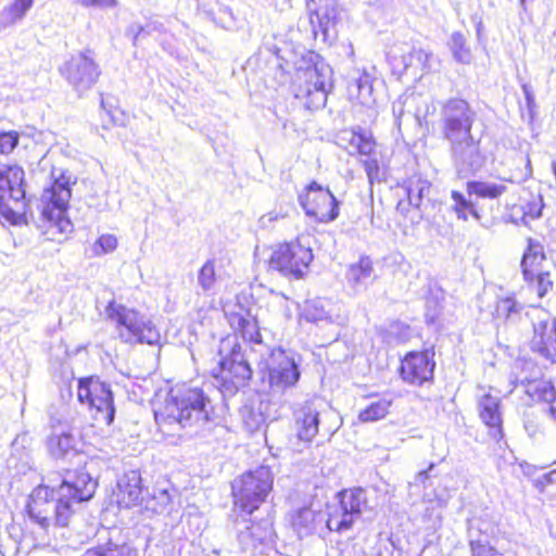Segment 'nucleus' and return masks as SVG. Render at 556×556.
<instances>
[{"label": "nucleus", "instance_id": "obj_1", "mask_svg": "<svg viewBox=\"0 0 556 556\" xmlns=\"http://www.w3.org/2000/svg\"><path fill=\"white\" fill-rule=\"evenodd\" d=\"M97 482L87 472L75 473L74 479L65 478L58 488L40 485L29 496V517L46 529L54 520L56 525H67L74 513L73 506L90 500Z\"/></svg>", "mask_w": 556, "mask_h": 556}, {"label": "nucleus", "instance_id": "obj_2", "mask_svg": "<svg viewBox=\"0 0 556 556\" xmlns=\"http://www.w3.org/2000/svg\"><path fill=\"white\" fill-rule=\"evenodd\" d=\"M212 410L211 401L202 389L182 384L169 390L163 406L154 410V417L161 427L191 428L205 425Z\"/></svg>", "mask_w": 556, "mask_h": 556}, {"label": "nucleus", "instance_id": "obj_3", "mask_svg": "<svg viewBox=\"0 0 556 556\" xmlns=\"http://www.w3.org/2000/svg\"><path fill=\"white\" fill-rule=\"evenodd\" d=\"M218 372L214 374L218 389L224 396L235 395L252 377L247 352L238 342V337L223 338L218 348Z\"/></svg>", "mask_w": 556, "mask_h": 556}, {"label": "nucleus", "instance_id": "obj_4", "mask_svg": "<svg viewBox=\"0 0 556 556\" xmlns=\"http://www.w3.org/2000/svg\"><path fill=\"white\" fill-rule=\"evenodd\" d=\"M105 311L108 318L116 324L118 337L124 343L154 345L160 342L157 328L139 312L115 302H110Z\"/></svg>", "mask_w": 556, "mask_h": 556}, {"label": "nucleus", "instance_id": "obj_5", "mask_svg": "<svg viewBox=\"0 0 556 556\" xmlns=\"http://www.w3.org/2000/svg\"><path fill=\"white\" fill-rule=\"evenodd\" d=\"M105 311L108 318L116 324L118 337L124 343L154 345L160 342L157 328L139 312L115 302H110Z\"/></svg>", "mask_w": 556, "mask_h": 556}, {"label": "nucleus", "instance_id": "obj_6", "mask_svg": "<svg viewBox=\"0 0 556 556\" xmlns=\"http://www.w3.org/2000/svg\"><path fill=\"white\" fill-rule=\"evenodd\" d=\"M24 170L17 165L0 164V215L11 225L26 224Z\"/></svg>", "mask_w": 556, "mask_h": 556}, {"label": "nucleus", "instance_id": "obj_7", "mask_svg": "<svg viewBox=\"0 0 556 556\" xmlns=\"http://www.w3.org/2000/svg\"><path fill=\"white\" fill-rule=\"evenodd\" d=\"M273 473L267 466L247 471L232 483L235 507L251 515L265 502L273 489Z\"/></svg>", "mask_w": 556, "mask_h": 556}, {"label": "nucleus", "instance_id": "obj_8", "mask_svg": "<svg viewBox=\"0 0 556 556\" xmlns=\"http://www.w3.org/2000/svg\"><path fill=\"white\" fill-rule=\"evenodd\" d=\"M52 176L53 184L42 193V201L46 203L42 208V217L50 224L51 230L56 229L60 233H70L73 230V225L66 216V211L72 197V177L64 172L55 176L54 170Z\"/></svg>", "mask_w": 556, "mask_h": 556}, {"label": "nucleus", "instance_id": "obj_9", "mask_svg": "<svg viewBox=\"0 0 556 556\" xmlns=\"http://www.w3.org/2000/svg\"><path fill=\"white\" fill-rule=\"evenodd\" d=\"M77 399L87 405L93 419L110 426L115 417L113 393L110 386L97 377L80 378L77 384Z\"/></svg>", "mask_w": 556, "mask_h": 556}, {"label": "nucleus", "instance_id": "obj_10", "mask_svg": "<svg viewBox=\"0 0 556 556\" xmlns=\"http://www.w3.org/2000/svg\"><path fill=\"white\" fill-rule=\"evenodd\" d=\"M476 117V111L466 100L451 98L444 101L440 111L442 137L448 142L471 136Z\"/></svg>", "mask_w": 556, "mask_h": 556}, {"label": "nucleus", "instance_id": "obj_11", "mask_svg": "<svg viewBox=\"0 0 556 556\" xmlns=\"http://www.w3.org/2000/svg\"><path fill=\"white\" fill-rule=\"evenodd\" d=\"M341 422L337 413L320 412L314 401H306L294 412V430L300 441L312 442L321 426L326 435H332Z\"/></svg>", "mask_w": 556, "mask_h": 556}, {"label": "nucleus", "instance_id": "obj_12", "mask_svg": "<svg viewBox=\"0 0 556 556\" xmlns=\"http://www.w3.org/2000/svg\"><path fill=\"white\" fill-rule=\"evenodd\" d=\"M61 76L79 96L87 93L99 80L101 68L91 50L71 55L59 68Z\"/></svg>", "mask_w": 556, "mask_h": 556}, {"label": "nucleus", "instance_id": "obj_13", "mask_svg": "<svg viewBox=\"0 0 556 556\" xmlns=\"http://www.w3.org/2000/svg\"><path fill=\"white\" fill-rule=\"evenodd\" d=\"M338 496L339 504L329 508L326 525L330 531L344 532L367 510L368 501L366 491L362 488L343 490Z\"/></svg>", "mask_w": 556, "mask_h": 556}, {"label": "nucleus", "instance_id": "obj_14", "mask_svg": "<svg viewBox=\"0 0 556 556\" xmlns=\"http://www.w3.org/2000/svg\"><path fill=\"white\" fill-rule=\"evenodd\" d=\"M328 76L324 68L308 67L296 75L293 84L294 97L304 101L308 110H319L326 105Z\"/></svg>", "mask_w": 556, "mask_h": 556}, {"label": "nucleus", "instance_id": "obj_15", "mask_svg": "<svg viewBox=\"0 0 556 556\" xmlns=\"http://www.w3.org/2000/svg\"><path fill=\"white\" fill-rule=\"evenodd\" d=\"M525 316L532 323L531 350L547 361L556 363V319L540 307H530Z\"/></svg>", "mask_w": 556, "mask_h": 556}, {"label": "nucleus", "instance_id": "obj_16", "mask_svg": "<svg viewBox=\"0 0 556 556\" xmlns=\"http://www.w3.org/2000/svg\"><path fill=\"white\" fill-rule=\"evenodd\" d=\"M313 261L312 250L300 241L279 245L268 261L269 269L283 276L301 278Z\"/></svg>", "mask_w": 556, "mask_h": 556}, {"label": "nucleus", "instance_id": "obj_17", "mask_svg": "<svg viewBox=\"0 0 556 556\" xmlns=\"http://www.w3.org/2000/svg\"><path fill=\"white\" fill-rule=\"evenodd\" d=\"M305 214L319 223H329L339 216V201L328 188L316 181L311 182L305 192L299 195Z\"/></svg>", "mask_w": 556, "mask_h": 556}, {"label": "nucleus", "instance_id": "obj_18", "mask_svg": "<svg viewBox=\"0 0 556 556\" xmlns=\"http://www.w3.org/2000/svg\"><path fill=\"white\" fill-rule=\"evenodd\" d=\"M268 383L273 395H281L293 388L301 377L299 365L282 349L270 352L268 362Z\"/></svg>", "mask_w": 556, "mask_h": 556}, {"label": "nucleus", "instance_id": "obj_19", "mask_svg": "<svg viewBox=\"0 0 556 556\" xmlns=\"http://www.w3.org/2000/svg\"><path fill=\"white\" fill-rule=\"evenodd\" d=\"M448 143L451 160L459 176L468 177L484 166L486 154L481 149L480 139H475L473 135Z\"/></svg>", "mask_w": 556, "mask_h": 556}, {"label": "nucleus", "instance_id": "obj_20", "mask_svg": "<svg viewBox=\"0 0 556 556\" xmlns=\"http://www.w3.org/2000/svg\"><path fill=\"white\" fill-rule=\"evenodd\" d=\"M433 357V348L407 353L400 367L402 379L413 386H422L425 382L431 381L435 368Z\"/></svg>", "mask_w": 556, "mask_h": 556}, {"label": "nucleus", "instance_id": "obj_21", "mask_svg": "<svg viewBox=\"0 0 556 556\" xmlns=\"http://www.w3.org/2000/svg\"><path fill=\"white\" fill-rule=\"evenodd\" d=\"M235 528L238 543L243 552H253L261 544L273 542L274 528L269 518L253 522L251 519L237 518Z\"/></svg>", "mask_w": 556, "mask_h": 556}, {"label": "nucleus", "instance_id": "obj_22", "mask_svg": "<svg viewBox=\"0 0 556 556\" xmlns=\"http://www.w3.org/2000/svg\"><path fill=\"white\" fill-rule=\"evenodd\" d=\"M478 412L480 419L489 428L490 437L496 441L503 439L501 399L491 393L481 395L478 400Z\"/></svg>", "mask_w": 556, "mask_h": 556}, {"label": "nucleus", "instance_id": "obj_23", "mask_svg": "<svg viewBox=\"0 0 556 556\" xmlns=\"http://www.w3.org/2000/svg\"><path fill=\"white\" fill-rule=\"evenodd\" d=\"M309 23L315 36L321 33L325 37L330 25L334 24L338 16V8L334 0H307Z\"/></svg>", "mask_w": 556, "mask_h": 556}, {"label": "nucleus", "instance_id": "obj_24", "mask_svg": "<svg viewBox=\"0 0 556 556\" xmlns=\"http://www.w3.org/2000/svg\"><path fill=\"white\" fill-rule=\"evenodd\" d=\"M228 323L235 332L240 333L244 342L256 345L258 349L256 352L264 354V343L260 327L255 317L250 312H243L240 308L239 312H233L227 315Z\"/></svg>", "mask_w": 556, "mask_h": 556}, {"label": "nucleus", "instance_id": "obj_25", "mask_svg": "<svg viewBox=\"0 0 556 556\" xmlns=\"http://www.w3.org/2000/svg\"><path fill=\"white\" fill-rule=\"evenodd\" d=\"M116 496L119 507L130 508L143 504V489L139 471L130 470L121 477L117 482Z\"/></svg>", "mask_w": 556, "mask_h": 556}, {"label": "nucleus", "instance_id": "obj_26", "mask_svg": "<svg viewBox=\"0 0 556 556\" xmlns=\"http://www.w3.org/2000/svg\"><path fill=\"white\" fill-rule=\"evenodd\" d=\"M339 140L350 155L370 156L376 149L371 132L361 126L341 131Z\"/></svg>", "mask_w": 556, "mask_h": 556}, {"label": "nucleus", "instance_id": "obj_27", "mask_svg": "<svg viewBox=\"0 0 556 556\" xmlns=\"http://www.w3.org/2000/svg\"><path fill=\"white\" fill-rule=\"evenodd\" d=\"M240 415L245 429L250 432L260 430L269 419L275 417L270 413V403L268 400L250 401L240 410Z\"/></svg>", "mask_w": 556, "mask_h": 556}, {"label": "nucleus", "instance_id": "obj_28", "mask_svg": "<svg viewBox=\"0 0 556 556\" xmlns=\"http://www.w3.org/2000/svg\"><path fill=\"white\" fill-rule=\"evenodd\" d=\"M346 279L356 292L365 290L375 280L370 257L362 256L357 263L352 264L346 273Z\"/></svg>", "mask_w": 556, "mask_h": 556}, {"label": "nucleus", "instance_id": "obj_29", "mask_svg": "<svg viewBox=\"0 0 556 556\" xmlns=\"http://www.w3.org/2000/svg\"><path fill=\"white\" fill-rule=\"evenodd\" d=\"M545 260L543 245L536 240L529 239L527 250L521 261L525 279H532L536 270L543 269Z\"/></svg>", "mask_w": 556, "mask_h": 556}, {"label": "nucleus", "instance_id": "obj_30", "mask_svg": "<svg viewBox=\"0 0 556 556\" xmlns=\"http://www.w3.org/2000/svg\"><path fill=\"white\" fill-rule=\"evenodd\" d=\"M526 393L533 400L547 403L549 415L556 419V389L551 381L533 380L526 386Z\"/></svg>", "mask_w": 556, "mask_h": 556}, {"label": "nucleus", "instance_id": "obj_31", "mask_svg": "<svg viewBox=\"0 0 556 556\" xmlns=\"http://www.w3.org/2000/svg\"><path fill=\"white\" fill-rule=\"evenodd\" d=\"M77 443L71 432H54L48 439V448L54 458H71L78 455Z\"/></svg>", "mask_w": 556, "mask_h": 556}, {"label": "nucleus", "instance_id": "obj_32", "mask_svg": "<svg viewBox=\"0 0 556 556\" xmlns=\"http://www.w3.org/2000/svg\"><path fill=\"white\" fill-rule=\"evenodd\" d=\"M300 318L308 323L331 320V303L325 299L306 300L300 307Z\"/></svg>", "mask_w": 556, "mask_h": 556}, {"label": "nucleus", "instance_id": "obj_33", "mask_svg": "<svg viewBox=\"0 0 556 556\" xmlns=\"http://www.w3.org/2000/svg\"><path fill=\"white\" fill-rule=\"evenodd\" d=\"M431 184L421 177H412L406 185V193L410 205L422 210L431 202Z\"/></svg>", "mask_w": 556, "mask_h": 556}, {"label": "nucleus", "instance_id": "obj_34", "mask_svg": "<svg viewBox=\"0 0 556 556\" xmlns=\"http://www.w3.org/2000/svg\"><path fill=\"white\" fill-rule=\"evenodd\" d=\"M35 0H12L0 12V27L5 28L22 21L33 7Z\"/></svg>", "mask_w": 556, "mask_h": 556}, {"label": "nucleus", "instance_id": "obj_35", "mask_svg": "<svg viewBox=\"0 0 556 556\" xmlns=\"http://www.w3.org/2000/svg\"><path fill=\"white\" fill-rule=\"evenodd\" d=\"M392 403L393 399L388 394L372 401L364 409L359 410L358 420L361 422H375L383 419L389 414Z\"/></svg>", "mask_w": 556, "mask_h": 556}, {"label": "nucleus", "instance_id": "obj_36", "mask_svg": "<svg viewBox=\"0 0 556 556\" xmlns=\"http://www.w3.org/2000/svg\"><path fill=\"white\" fill-rule=\"evenodd\" d=\"M523 305L516 301L511 296L500 299L496 302L494 316L498 319L517 321L521 318Z\"/></svg>", "mask_w": 556, "mask_h": 556}, {"label": "nucleus", "instance_id": "obj_37", "mask_svg": "<svg viewBox=\"0 0 556 556\" xmlns=\"http://www.w3.org/2000/svg\"><path fill=\"white\" fill-rule=\"evenodd\" d=\"M507 187L504 184L491 181H469L467 182V191L469 194H476L479 198L497 199Z\"/></svg>", "mask_w": 556, "mask_h": 556}, {"label": "nucleus", "instance_id": "obj_38", "mask_svg": "<svg viewBox=\"0 0 556 556\" xmlns=\"http://www.w3.org/2000/svg\"><path fill=\"white\" fill-rule=\"evenodd\" d=\"M316 514L308 507H303L296 510L292 517V527L298 532L299 536H306L314 530V521Z\"/></svg>", "mask_w": 556, "mask_h": 556}, {"label": "nucleus", "instance_id": "obj_39", "mask_svg": "<svg viewBox=\"0 0 556 556\" xmlns=\"http://www.w3.org/2000/svg\"><path fill=\"white\" fill-rule=\"evenodd\" d=\"M84 556H137V552L127 544H114L112 542L89 548Z\"/></svg>", "mask_w": 556, "mask_h": 556}, {"label": "nucleus", "instance_id": "obj_40", "mask_svg": "<svg viewBox=\"0 0 556 556\" xmlns=\"http://www.w3.org/2000/svg\"><path fill=\"white\" fill-rule=\"evenodd\" d=\"M448 46H450V49L453 53V58L455 59V61L463 63V64L470 63L471 52L467 46L466 38L462 33H459V31L453 33L451 35Z\"/></svg>", "mask_w": 556, "mask_h": 556}, {"label": "nucleus", "instance_id": "obj_41", "mask_svg": "<svg viewBox=\"0 0 556 556\" xmlns=\"http://www.w3.org/2000/svg\"><path fill=\"white\" fill-rule=\"evenodd\" d=\"M443 300V291L440 288L429 289V294L426 298L425 312V318L428 324H433L439 317Z\"/></svg>", "mask_w": 556, "mask_h": 556}, {"label": "nucleus", "instance_id": "obj_42", "mask_svg": "<svg viewBox=\"0 0 556 556\" xmlns=\"http://www.w3.org/2000/svg\"><path fill=\"white\" fill-rule=\"evenodd\" d=\"M172 504V495L166 489H157L150 498H144V508L156 514L165 511Z\"/></svg>", "mask_w": 556, "mask_h": 556}, {"label": "nucleus", "instance_id": "obj_43", "mask_svg": "<svg viewBox=\"0 0 556 556\" xmlns=\"http://www.w3.org/2000/svg\"><path fill=\"white\" fill-rule=\"evenodd\" d=\"M451 198L454 201L453 210L459 219L467 220L468 214H471L477 219L479 218L473 204L462 192L454 190L451 193Z\"/></svg>", "mask_w": 556, "mask_h": 556}, {"label": "nucleus", "instance_id": "obj_44", "mask_svg": "<svg viewBox=\"0 0 556 556\" xmlns=\"http://www.w3.org/2000/svg\"><path fill=\"white\" fill-rule=\"evenodd\" d=\"M471 522L469 523V546L471 556H504L495 547L491 546L486 540L473 539L471 533Z\"/></svg>", "mask_w": 556, "mask_h": 556}, {"label": "nucleus", "instance_id": "obj_45", "mask_svg": "<svg viewBox=\"0 0 556 556\" xmlns=\"http://www.w3.org/2000/svg\"><path fill=\"white\" fill-rule=\"evenodd\" d=\"M216 282L214 261H206L198 273V283L204 292L211 291Z\"/></svg>", "mask_w": 556, "mask_h": 556}, {"label": "nucleus", "instance_id": "obj_46", "mask_svg": "<svg viewBox=\"0 0 556 556\" xmlns=\"http://www.w3.org/2000/svg\"><path fill=\"white\" fill-rule=\"evenodd\" d=\"M362 164L365 168L368 181L370 185H374L375 182H381L384 179V173L382 172L380 167V163L378 159L375 155V151L368 159L363 160Z\"/></svg>", "mask_w": 556, "mask_h": 556}, {"label": "nucleus", "instance_id": "obj_47", "mask_svg": "<svg viewBox=\"0 0 556 556\" xmlns=\"http://www.w3.org/2000/svg\"><path fill=\"white\" fill-rule=\"evenodd\" d=\"M356 89L357 97L365 103L369 100L372 92L371 77L367 73L361 74L353 84L350 86V90Z\"/></svg>", "mask_w": 556, "mask_h": 556}, {"label": "nucleus", "instance_id": "obj_48", "mask_svg": "<svg viewBox=\"0 0 556 556\" xmlns=\"http://www.w3.org/2000/svg\"><path fill=\"white\" fill-rule=\"evenodd\" d=\"M532 288L536 291L539 298H543L553 288V281L548 271L543 269L536 270L534 277L528 280Z\"/></svg>", "mask_w": 556, "mask_h": 556}, {"label": "nucleus", "instance_id": "obj_49", "mask_svg": "<svg viewBox=\"0 0 556 556\" xmlns=\"http://www.w3.org/2000/svg\"><path fill=\"white\" fill-rule=\"evenodd\" d=\"M388 61L394 72L402 74L408 67L415 65L414 59H410V50L407 53L399 55L395 50H391L387 54Z\"/></svg>", "mask_w": 556, "mask_h": 556}, {"label": "nucleus", "instance_id": "obj_50", "mask_svg": "<svg viewBox=\"0 0 556 556\" xmlns=\"http://www.w3.org/2000/svg\"><path fill=\"white\" fill-rule=\"evenodd\" d=\"M117 248V238L114 235L105 233L100 236L92 245L94 256H101L115 251Z\"/></svg>", "mask_w": 556, "mask_h": 556}, {"label": "nucleus", "instance_id": "obj_51", "mask_svg": "<svg viewBox=\"0 0 556 556\" xmlns=\"http://www.w3.org/2000/svg\"><path fill=\"white\" fill-rule=\"evenodd\" d=\"M73 4H78L86 9L110 10L117 7V0H71Z\"/></svg>", "mask_w": 556, "mask_h": 556}, {"label": "nucleus", "instance_id": "obj_52", "mask_svg": "<svg viewBox=\"0 0 556 556\" xmlns=\"http://www.w3.org/2000/svg\"><path fill=\"white\" fill-rule=\"evenodd\" d=\"M535 486L541 493L549 491L552 494H556V470H552L539 478L535 481Z\"/></svg>", "mask_w": 556, "mask_h": 556}, {"label": "nucleus", "instance_id": "obj_53", "mask_svg": "<svg viewBox=\"0 0 556 556\" xmlns=\"http://www.w3.org/2000/svg\"><path fill=\"white\" fill-rule=\"evenodd\" d=\"M410 59H414V66L420 67L421 70H431L430 61L432 59V54L430 52L421 48H412Z\"/></svg>", "mask_w": 556, "mask_h": 556}, {"label": "nucleus", "instance_id": "obj_54", "mask_svg": "<svg viewBox=\"0 0 556 556\" xmlns=\"http://www.w3.org/2000/svg\"><path fill=\"white\" fill-rule=\"evenodd\" d=\"M18 143V134L15 131L0 132V154H9Z\"/></svg>", "mask_w": 556, "mask_h": 556}, {"label": "nucleus", "instance_id": "obj_55", "mask_svg": "<svg viewBox=\"0 0 556 556\" xmlns=\"http://www.w3.org/2000/svg\"><path fill=\"white\" fill-rule=\"evenodd\" d=\"M543 208L542 198L534 199L523 206V218L536 219L541 216Z\"/></svg>", "mask_w": 556, "mask_h": 556}, {"label": "nucleus", "instance_id": "obj_56", "mask_svg": "<svg viewBox=\"0 0 556 556\" xmlns=\"http://www.w3.org/2000/svg\"><path fill=\"white\" fill-rule=\"evenodd\" d=\"M216 313L217 311L212 305L206 308L201 307L195 312L193 320L199 323L201 326H206L211 323L213 315Z\"/></svg>", "mask_w": 556, "mask_h": 556}, {"label": "nucleus", "instance_id": "obj_57", "mask_svg": "<svg viewBox=\"0 0 556 556\" xmlns=\"http://www.w3.org/2000/svg\"><path fill=\"white\" fill-rule=\"evenodd\" d=\"M163 28H164L163 24H161L159 22H149L144 26H139L137 28V31L134 36V40L135 41L138 40L141 35H150L153 31L161 33V31H163Z\"/></svg>", "mask_w": 556, "mask_h": 556}, {"label": "nucleus", "instance_id": "obj_58", "mask_svg": "<svg viewBox=\"0 0 556 556\" xmlns=\"http://www.w3.org/2000/svg\"><path fill=\"white\" fill-rule=\"evenodd\" d=\"M220 12V25L226 29H230L235 26V16L230 8L224 7L219 10Z\"/></svg>", "mask_w": 556, "mask_h": 556}, {"label": "nucleus", "instance_id": "obj_59", "mask_svg": "<svg viewBox=\"0 0 556 556\" xmlns=\"http://www.w3.org/2000/svg\"><path fill=\"white\" fill-rule=\"evenodd\" d=\"M523 428L530 438H534L540 431V426L538 421L535 420V418H532L530 416H526L523 420Z\"/></svg>", "mask_w": 556, "mask_h": 556}, {"label": "nucleus", "instance_id": "obj_60", "mask_svg": "<svg viewBox=\"0 0 556 556\" xmlns=\"http://www.w3.org/2000/svg\"><path fill=\"white\" fill-rule=\"evenodd\" d=\"M433 467H434V465L430 464L428 469L419 471L415 477V481L413 483H410V485L421 484V485L426 486L425 484H426V481L429 479V472L433 469Z\"/></svg>", "mask_w": 556, "mask_h": 556}, {"label": "nucleus", "instance_id": "obj_61", "mask_svg": "<svg viewBox=\"0 0 556 556\" xmlns=\"http://www.w3.org/2000/svg\"><path fill=\"white\" fill-rule=\"evenodd\" d=\"M523 92H525V96H526V99H527V102L530 104L531 102H533L534 100V97L533 94L531 93V91L529 90L528 86L527 85H523Z\"/></svg>", "mask_w": 556, "mask_h": 556}, {"label": "nucleus", "instance_id": "obj_62", "mask_svg": "<svg viewBox=\"0 0 556 556\" xmlns=\"http://www.w3.org/2000/svg\"><path fill=\"white\" fill-rule=\"evenodd\" d=\"M400 327L404 328V329H405V331H408V330H409V328H408L407 326H402V325H400V324L394 325L392 328H400Z\"/></svg>", "mask_w": 556, "mask_h": 556}, {"label": "nucleus", "instance_id": "obj_63", "mask_svg": "<svg viewBox=\"0 0 556 556\" xmlns=\"http://www.w3.org/2000/svg\"><path fill=\"white\" fill-rule=\"evenodd\" d=\"M527 1H528V0H520V4H521V7H522L525 10H526V2H527Z\"/></svg>", "mask_w": 556, "mask_h": 556}]
</instances>
